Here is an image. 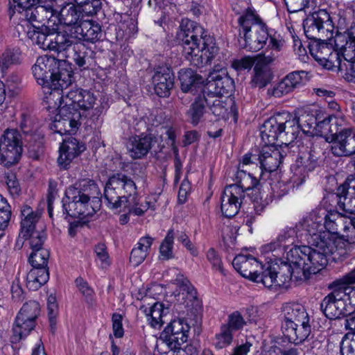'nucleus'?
<instances>
[{
	"mask_svg": "<svg viewBox=\"0 0 355 355\" xmlns=\"http://www.w3.org/2000/svg\"><path fill=\"white\" fill-rule=\"evenodd\" d=\"M324 238L323 241L311 243L313 247L295 245L287 252L286 259L293 268L295 281L306 280L311 275L322 270L327 265L329 256L336 262L345 259L342 241L339 240L337 245H335L330 237Z\"/></svg>",
	"mask_w": 355,
	"mask_h": 355,
	"instance_id": "obj_1",
	"label": "nucleus"
},
{
	"mask_svg": "<svg viewBox=\"0 0 355 355\" xmlns=\"http://www.w3.org/2000/svg\"><path fill=\"white\" fill-rule=\"evenodd\" d=\"M178 40L184 58L191 65L202 67L210 64L218 51L214 38L197 22L182 20Z\"/></svg>",
	"mask_w": 355,
	"mask_h": 355,
	"instance_id": "obj_2",
	"label": "nucleus"
},
{
	"mask_svg": "<svg viewBox=\"0 0 355 355\" xmlns=\"http://www.w3.org/2000/svg\"><path fill=\"white\" fill-rule=\"evenodd\" d=\"M134 179L122 173L110 175L105 185L103 197L107 206L117 209L124 206L129 213L136 216L143 215L149 208L150 202L140 203L137 199L136 181H145L144 173L140 176L134 175Z\"/></svg>",
	"mask_w": 355,
	"mask_h": 355,
	"instance_id": "obj_3",
	"label": "nucleus"
},
{
	"mask_svg": "<svg viewBox=\"0 0 355 355\" xmlns=\"http://www.w3.org/2000/svg\"><path fill=\"white\" fill-rule=\"evenodd\" d=\"M240 26L239 35H243L245 44L243 48L250 51H258L263 48L269 39L268 47L279 51L284 42L272 34V30H268L266 24L255 9L248 7L239 17Z\"/></svg>",
	"mask_w": 355,
	"mask_h": 355,
	"instance_id": "obj_4",
	"label": "nucleus"
},
{
	"mask_svg": "<svg viewBox=\"0 0 355 355\" xmlns=\"http://www.w3.org/2000/svg\"><path fill=\"white\" fill-rule=\"evenodd\" d=\"M100 193V189L94 180H79L65 191V197L62 199L63 214L72 218L93 215L96 209L92 204L99 202Z\"/></svg>",
	"mask_w": 355,
	"mask_h": 355,
	"instance_id": "obj_5",
	"label": "nucleus"
},
{
	"mask_svg": "<svg viewBox=\"0 0 355 355\" xmlns=\"http://www.w3.org/2000/svg\"><path fill=\"white\" fill-rule=\"evenodd\" d=\"M32 71L37 83L48 89L46 94L67 89L72 83L73 73L71 66L54 57H39Z\"/></svg>",
	"mask_w": 355,
	"mask_h": 355,
	"instance_id": "obj_6",
	"label": "nucleus"
},
{
	"mask_svg": "<svg viewBox=\"0 0 355 355\" xmlns=\"http://www.w3.org/2000/svg\"><path fill=\"white\" fill-rule=\"evenodd\" d=\"M299 121L288 112L278 113L266 120L261 129V137L266 145H275L277 141L287 145L300 133Z\"/></svg>",
	"mask_w": 355,
	"mask_h": 355,
	"instance_id": "obj_7",
	"label": "nucleus"
},
{
	"mask_svg": "<svg viewBox=\"0 0 355 355\" xmlns=\"http://www.w3.org/2000/svg\"><path fill=\"white\" fill-rule=\"evenodd\" d=\"M45 99L48 104H52V101H54V107L56 105H59V106L64 105L76 110H81L83 111H89L93 109L96 101V97L93 92L81 88H74L70 90L64 89L59 92H51L45 96Z\"/></svg>",
	"mask_w": 355,
	"mask_h": 355,
	"instance_id": "obj_8",
	"label": "nucleus"
},
{
	"mask_svg": "<svg viewBox=\"0 0 355 355\" xmlns=\"http://www.w3.org/2000/svg\"><path fill=\"white\" fill-rule=\"evenodd\" d=\"M294 278L293 268L291 263L279 260V263L271 262L262 266L254 277V281L261 283L268 288L284 287L292 279Z\"/></svg>",
	"mask_w": 355,
	"mask_h": 355,
	"instance_id": "obj_9",
	"label": "nucleus"
},
{
	"mask_svg": "<svg viewBox=\"0 0 355 355\" xmlns=\"http://www.w3.org/2000/svg\"><path fill=\"white\" fill-rule=\"evenodd\" d=\"M40 315V305L35 300L24 303L15 318L12 327L11 342L18 343L35 328L36 320Z\"/></svg>",
	"mask_w": 355,
	"mask_h": 355,
	"instance_id": "obj_10",
	"label": "nucleus"
},
{
	"mask_svg": "<svg viewBox=\"0 0 355 355\" xmlns=\"http://www.w3.org/2000/svg\"><path fill=\"white\" fill-rule=\"evenodd\" d=\"M49 256L47 249H40L31 253L28 261L33 268L26 276V285L30 290L37 291L48 282L49 273L47 264Z\"/></svg>",
	"mask_w": 355,
	"mask_h": 355,
	"instance_id": "obj_11",
	"label": "nucleus"
},
{
	"mask_svg": "<svg viewBox=\"0 0 355 355\" xmlns=\"http://www.w3.org/2000/svg\"><path fill=\"white\" fill-rule=\"evenodd\" d=\"M266 145L261 150H255L257 153H248L243 157L242 166L254 165L261 171L272 172L279 166L283 158L281 152L274 148Z\"/></svg>",
	"mask_w": 355,
	"mask_h": 355,
	"instance_id": "obj_12",
	"label": "nucleus"
},
{
	"mask_svg": "<svg viewBox=\"0 0 355 355\" xmlns=\"http://www.w3.org/2000/svg\"><path fill=\"white\" fill-rule=\"evenodd\" d=\"M64 42L63 50H60L64 57L71 58L76 65L83 69H89L94 65L95 53L90 48L78 40H75L73 35H67Z\"/></svg>",
	"mask_w": 355,
	"mask_h": 355,
	"instance_id": "obj_13",
	"label": "nucleus"
},
{
	"mask_svg": "<svg viewBox=\"0 0 355 355\" xmlns=\"http://www.w3.org/2000/svg\"><path fill=\"white\" fill-rule=\"evenodd\" d=\"M190 326L184 319L172 320L161 333L160 338L165 343L171 352L167 355H175V352H180L181 345L186 343L189 338Z\"/></svg>",
	"mask_w": 355,
	"mask_h": 355,
	"instance_id": "obj_14",
	"label": "nucleus"
},
{
	"mask_svg": "<svg viewBox=\"0 0 355 355\" xmlns=\"http://www.w3.org/2000/svg\"><path fill=\"white\" fill-rule=\"evenodd\" d=\"M49 106L58 109V114L52 124V128H55V131L60 135L75 133L81 124L82 114L80 111L64 105H56L54 107V101Z\"/></svg>",
	"mask_w": 355,
	"mask_h": 355,
	"instance_id": "obj_15",
	"label": "nucleus"
},
{
	"mask_svg": "<svg viewBox=\"0 0 355 355\" xmlns=\"http://www.w3.org/2000/svg\"><path fill=\"white\" fill-rule=\"evenodd\" d=\"M50 25L43 24L37 31H34L32 40L41 49L54 51L60 53L63 50L67 33L59 32L55 28H51Z\"/></svg>",
	"mask_w": 355,
	"mask_h": 355,
	"instance_id": "obj_16",
	"label": "nucleus"
},
{
	"mask_svg": "<svg viewBox=\"0 0 355 355\" xmlns=\"http://www.w3.org/2000/svg\"><path fill=\"white\" fill-rule=\"evenodd\" d=\"M207 80L202 94L208 98L229 95L234 87L233 79L223 70L210 73Z\"/></svg>",
	"mask_w": 355,
	"mask_h": 355,
	"instance_id": "obj_17",
	"label": "nucleus"
},
{
	"mask_svg": "<svg viewBox=\"0 0 355 355\" xmlns=\"http://www.w3.org/2000/svg\"><path fill=\"white\" fill-rule=\"evenodd\" d=\"M303 28L306 37L315 40L325 31H329L333 25L329 14L325 10L320 9L306 17L303 21Z\"/></svg>",
	"mask_w": 355,
	"mask_h": 355,
	"instance_id": "obj_18",
	"label": "nucleus"
},
{
	"mask_svg": "<svg viewBox=\"0 0 355 355\" xmlns=\"http://www.w3.org/2000/svg\"><path fill=\"white\" fill-rule=\"evenodd\" d=\"M331 292L322 301L320 309L324 315L330 320L338 319L348 314L346 304L338 288L337 282H334L329 286Z\"/></svg>",
	"mask_w": 355,
	"mask_h": 355,
	"instance_id": "obj_19",
	"label": "nucleus"
},
{
	"mask_svg": "<svg viewBox=\"0 0 355 355\" xmlns=\"http://www.w3.org/2000/svg\"><path fill=\"white\" fill-rule=\"evenodd\" d=\"M55 0H37L24 11V17L30 23L38 22L49 25L51 19L58 14Z\"/></svg>",
	"mask_w": 355,
	"mask_h": 355,
	"instance_id": "obj_20",
	"label": "nucleus"
},
{
	"mask_svg": "<svg viewBox=\"0 0 355 355\" xmlns=\"http://www.w3.org/2000/svg\"><path fill=\"white\" fill-rule=\"evenodd\" d=\"M1 144L4 151L1 154V162L7 167L19 162L22 154L21 135L16 130H6L3 135Z\"/></svg>",
	"mask_w": 355,
	"mask_h": 355,
	"instance_id": "obj_21",
	"label": "nucleus"
},
{
	"mask_svg": "<svg viewBox=\"0 0 355 355\" xmlns=\"http://www.w3.org/2000/svg\"><path fill=\"white\" fill-rule=\"evenodd\" d=\"M295 229L297 231L300 239L304 238L309 243L313 241L324 240L323 237L329 236L328 233H321L322 230V218L315 214L304 218L297 224Z\"/></svg>",
	"mask_w": 355,
	"mask_h": 355,
	"instance_id": "obj_22",
	"label": "nucleus"
},
{
	"mask_svg": "<svg viewBox=\"0 0 355 355\" xmlns=\"http://www.w3.org/2000/svg\"><path fill=\"white\" fill-rule=\"evenodd\" d=\"M245 195L235 185L225 187L220 197V211L224 217L231 218L239 211Z\"/></svg>",
	"mask_w": 355,
	"mask_h": 355,
	"instance_id": "obj_23",
	"label": "nucleus"
},
{
	"mask_svg": "<svg viewBox=\"0 0 355 355\" xmlns=\"http://www.w3.org/2000/svg\"><path fill=\"white\" fill-rule=\"evenodd\" d=\"M330 150L338 157H350L355 154V131L344 128L336 135L335 140L331 143Z\"/></svg>",
	"mask_w": 355,
	"mask_h": 355,
	"instance_id": "obj_24",
	"label": "nucleus"
},
{
	"mask_svg": "<svg viewBox=\"0 0 355 355\" xmlns=\"http://www.w3.org/2000/svg\"><path fill=\"white\" fill-rule=\"evenodd\" d=\"M298 239L300 238L297 231L295 227H286L281 231L275 240L263 246V250L265 252H274L275 257H279L282 254L283 257L286 259L287 249L292 246Z\"/></svg>",
	"mask_w": 355,
	"mask_h": 355,
	"instance_id": "obj_25",
	"label": "nucleus"
},
{
	"mask_svg": "<svg viewBox=\"0 0 355 355\" xmlns=\"http://www.w3.org/2000/svg\"><path fill=\"white\" fill-rule=\"evenodd\" d=\"M318 157L317 153L312 147L307 152H304L300 155L295 164L291 167L293 173L294 181H299V184H302L308 173L313 171L318 166Z\"/></svg>",
	"mask_w": 355,
	"mask_h": 355,
	"instance_id": "obj_26",
	"label": "nucleus"
},
{
	"mask_svg": "<svg viewBox=\"0 0 355 355\" xmlns=\"http://www.w3.org/2000/svg\"><path fill=\"white\" fill-rule=\"evenodd\" d=\"M85 150V145L77 139L73 137L64 139L60 148V155L58 158V165L63 168H67L71 161Z\"/></svg>",
	"mask_w": 355,
	"mask_h": 355,
	"instance_id": "obj_27",
	"label": "nucleus"
},
{
	"mask_svg": "<svg viewBox=\"0 0 355 355\" xmlns=\"http://www.w3.org/2000/svg\"><path fill=\"white\" fill-rule=\"evenodd\" d=\"M337 205L346 214H355V179L346 182L337 189Z\"/></svg>",
	"mask_w": 355,
	"mask_h": 355,
	"instance_id": "obj_28",
	"label": "nucleus"
},
{
	"mask_svg": "<svg viewBox=\"0 0 355 355\" xmlns=\"http://www.w3.org/2000/svg\"><path fill=\"white\" fill-rule=\"evenodd\" d=\"M174 74L168 67H159L153 76L155 94L159 97H168L174 86Z\"/></svg>",
	"mask_w": 355,
	"mask_h": 355,
	"instance_id": "obj_29",
	"label": "nucleus"
},
{
	"mask_svg": "<svg viewBox=\"0 0 355 355\" xmlns=\"http://www.w3.org/2000/svg\"><path fill=\"white\" fill-rule=\"evenodd\" d=\"M69 35H73L75 40L80 42L95 43L101 40L103 33L99 24L92 20H85L76 26V31H70Z\"/></svg>",
	"mask_w": 355,
	"mask_h": 355,
	"instance_id": "obj_30",
	"label": "nucleus"
},
{
	"mask_svg": "<svg viewBox=\"0 0 355 355\" xmlns=\"http://www.w3.org/2000/svg\"><path fill=\"white\" fill-rule=\"evenodd\" d=\"M155 141L156 138L152 134H141L130 137L127 144L130 156L135 159L144 157Z\"/></svg>",
	"mask_w": 355,
	"mask_h": 355,
	"instance_id": "obj_31",
	"label": "nucleus"
},
{
	"mask_svg": "<svg viewBox=\"0 0 355 355\" xmlns=\"http://www.w3.org/2000/svg\"><path fill=\"white\" fill-rule=\"evenodd\" d=\"M181 89L184 93L193 95L202 94L205 78L191 69H182L178 73Z\"/></svg>",
	"mask_w": 355,
	"mask_h": 355,
	"instance_id": "obj_32",
	"label": "nucleus"
},
{
	"mask_svg": "<svg viewBox=\"0 0 355 355\" xmlns=\"http://www.w3.org/2000/svg\"><path fill=\"white\" fill-rule=\"evenodd\" d=\"M232 266L243 277L254 281L263 265L250 254H239L234 257Z\"/></svg>",
	"mask_w": 355,
	"mask_h": 355,
	"instance_id": "obj_33",
	"label": "nucleus"
},
{
	"mask_svg": "<svg viewBox=\"0 0 355 355\" xmlns=\"http://www.w3.org/2000/svg\"><path fill=\"white\" fill-rule=\"evenodd\" d=\"M283 320L282 329L287 326H293L295 323L306 322L309 320V317L304 307L298 303H287L282 309Z\"/></svg>",
	"mask_w": 355,
	"mask_h": 355,
	"instance_id": "obj_34",
	"label": "nucleus"
},
{
	"mask_svg": "<svg viewBox=\"0 0 355 355\" xmlns=\"http://www.w3.org/2000/svg\"><path fill=\"white\" fill-rule=\"evenodd\" d=\"M58 13L60 22L67 26H71L72 32L76 31V26L85 21L76 3H65L62 6Z\"/></svg>",
	"mask_w": 355,
	"mask_h": 355,
	"instance_id": "obj_35",
	"label": "nucleus"
},
{
	"mask_svg": "<svg viewBox=\"0 0 355 355\" xmlns=\"http://www.w3.org/2000/svg\"><path fill=\"white\" fill-rule=\"evenodd\" d=\"M140 311L147 317L148 324L154 329H159L165 322L164 318L169 313L168 308H165L161 302H155L150 307L141 306Z\"/></svg>",
	"mask_w": 355,
	"mask_h": 355,
	"instance_id": "obj_36",
	"label": "nucleus"
},
{
	"mask_svg": "<svg viewBox=\"0 0 355 355\" xmlns=\"http://www.w3.org/2000/svg\"><path fill=\"white\" fill-rule=\"evenodd\" d=\"M306 322L295 323L293 326H287L282 329L284 336L288 338L290 343H293L295 345L303 343L310 335L311 329L309 324V320H306Z\"/></svg>",
	"mask_w": 355,
	"mask_h": 355,
	"instance_id": "obj_37",
	"label": "nucleus"
},
{
	"mask_svg": "<svg viewBox=\"0 0 355 355\" xmlns=\"http://www.w3.org/2000/svg\"><path fill=\"white\" fill-rule=\"evenodd\" d=\"M209 98L202 94H198L187 112L188 120L193 125H197L203 119L208 110Z\"/></svg>",
	"mask_w": 355,
	"mask_h": 355,
	"instance_id": "obj_38",
	"label": "nucleus"
},
{
	"mask_svg": "<svg viewBox=\"0 0 355 355\" xmlns=\"http://www.w3.org/2000/svg\"><path fill=\"white\" fill-rule=\"evenodd\" d=\"M242 165H239L238 171L236 174L235 184L232 185L237 186L243 191V193L245 194L246 191L250 190H259V181L252 175L250 173H246Z\"/></svg>",
	"mask_w": 355,
	"mask_h": 355,
	"instance_id": "obj_39",
	"label": "nucleus"
},
{
	"mask_svg": "<svg viewBox=\"0 0 355 355\" xmlns=\"http://www.w3.org/2000/svg\"><path fill=\"white\" fill-rule=\"evenodd\" d=\"M153 240L150 236H143L139 239L137 247L132 250L130 261L135 266H139L145 260Z\"/></svg>",
	"mask_w": 355,
	"mask_h": 355,
	"instance_id": "obj_40",
	"label": "nucleus"
},
{
	"mask_svg": "<svg viewBox=\"0 0 355 355\" xmlns=\"http://www.w3.org/2000/svg\"><path fill=\"white\" fill-rule=\"evenodd\" d=\"M309 52L314 59L324 67H327V57L331 52V46L321 39L313 40L309 44Z\"/></svg>",
	"mask_w": 355,
	"mask_h": 355,
	"instance_id": "obj_41",
	"label": "nucleus"
},
{
	"mask_svg": "<svg viewBox=\"0 0 355 355\" xmlns=\"http://www.w3.org/2000/svg\"><path fill=\"white\" fill-rule=\"evenodd\" d=\"M21 215L24 218L21 222L20 234L25 239L35 233V224L39 220V216L32 209L26 205L21 210Z\"/></svg>",
	"mask_w": 355,
	"mask_h": 355,
	"instance_id": "obj_42",
	"label": "nucleus"
},
{
	"mask_svg": "<svg viewBox=\"0 0 355 355\" xmlns=\"http://www.w3.org/2000/svg\"><path fill=\"white\" fill-rule=\"evenodd\" d=\"M253 72L254 75L250 82L253 87L263 88L271 82L273 78L271 69L268 66L262 67L259 64H255Z\"/></svg>",
	"mask_w": 355,
	"mask_h": 355,
	"instance_id": "obj_43",
	"label": "nucleus"
},
{
	"mask_svg": "<svg viewBox=\"0 0 355 355\" xmlns=\"http://www.w3.org/2000/svg\"><path fill=\"white\" fill-rule=\"evenodd\" d=\"M21 52L19 48L8 46L1 54V72L12 65L20 63Z\"/></svg>",
	"mask_w": 355,
	"mask_h": 355,
	"instance_id": "obj_44",
	"label": "nucleus"
},
{
	"mask_svg": "<svg viewBox=\"0 0 355 355\" xmlns=\"http://www.w3.org/2000/svg\"><path fill=\"white\" fill-rule=\"evenodd\" d=\"M234 334V332L222 324L219 331L214 336L215 347L221 349L230 346L233 342Z\"/></svg>",
	"mask_w": 355,
	"mask_h": 355,
	"instance_id": "obj_45",
	"label": "nucleus"
},
{
	"mask_svg": "<svg viewBox=\"0 0 355 355\" xmlns=\"http://www.w3.org/2000/svg\"><path fill=\"white\" fill-rule=\"evenodd\" d=\"M344 232L345 233V235L340 236L338 238H331V240L334 241V243L336 244L335 245H337V243H338V241L340 240L342 243H343V249L345 251V259H346L348 255L349 252L351 250L352 245L355 243V227H352V225H345L344 227Z\"/></svg>",
	"mask_w": 355,
	"mask_h": 355,
	"instance_id": "obj_46",
	"label": "nucleus"
},
{
	"mask_svg": "<svg viewBox=\"0 0 355 355\" xmlns=\"http://www.w3.org/2000/svg\"><path fill=\"white\" fill-rule=\"evenodd\" d=\"M208 110L219 119H226L229 116L227 103L221 101V98H209Z\"/></svg>",
	"mask_w": 355,
	"mask_h": 355,
	"instance_id": "obj_47",
	"label": "nucleus"
},
{
	"mask_svg": "<svg viewBox=\"0 0 355 355\" xmlns=\"http://www.w3.org/2000/svg\"><path fill=\"white\" fill-rule=\"evenodd\" d=\"M292 92L291 82L286 75L273 87L268 89L267 95L269 97L281 98Z\"/></svg>",
	"mask_w": 355,
	"mask_h": 355,
	"instance_id": "obj_48",
	"label": "nucleus"
},
{
	"mask_svg": "<svg viewBox=\"0 0 355 355\" xmlns=\"http://www.w3.org/2000/svg\"><path fill=\"white\" fill-rule=\"evenodd\" d=\"M75 2L83 17L96 15L101 8V0H75Z\"/></svg>",
	"mask_w": 355,
	"mask_h": 355,
	"instance_id": "obj_49",
	"label": "nucleus"
},
{
	"mask_svg": "<svg viewBox=\"0 0 355 355\" xmlns=\"http://www.w3.org/2000/svg\"><path fill=\"white\" fill-rule=\"evenodd\" d=\"M343 57L344 66L346 70L349 69L350 76L349 80L355 83V48L349 46H343Z\"/></svg>",
	"mask_w": 355,
	"mask_h": 355,
	"instance_id": "obj_50",
	"label": "nucleus"
},
{
	"mask_svg": "<svg viewBox=\"0 0 355 355\" xmlns=\"http://www.w3.org/2000/svg\"><path fill=\"white\" fill-rule=\"evenodd\" d=\"M338 212H329L322 218V228L324 227L326 231L322 233H328L331 238H338V225L336 222L338 218Z\"/></svg>",
	"mask_w": 355,
	"mask_h": 355,
	"instance_id": "obj_51",
	"label": "nucleus"
},
{
	"mask_svg": "<svg viewBox=\"0 0 355 355\" xmlns=\"http://www.w3.org/2000/svg\"><path fill=\"white\" fill-rule=\"evenodd\" d=\"M174 233L173 230H168L165 239L162 242L159 247V253L161 259L163 260H168L173 258V247Z\"/></svg>",
	"mask_w": 355,
	"mask_h": 355,
	"instance_id": "obj_52",
	"label": "nucleus"
},
{
	"mask_svg": "<svg viewBox=\"0 0 355 355\" xmlns=\"http://www.w3.org/2000/svg\"><path fill=\"white\" fill-rule=\"evenodd\" d=\"M223 324L226 326V327L235 334L236 331H239L243 329L244 326L246 324V322L241 313L239 311H236L228 315L227 321Z\"/></svg>",
	"mask_w": 355,
	"mask_h": 355,
	"instance_id": "obj_53",
	"label": "nucleus"
},
{
	"mask_svg": "<svg viewBox=\"0 0 355 355\" xmlns=\"http://www.w3.org/2000/svg\"><path fill=\"white\" fill-rule=\"evenodd\" d=\"M308 73L305 71H295L287 74L293 92L304 85L308 80Z\"/></svg>",
	"mask_w": 355,
	"mask_h": 355,
	"instance_id": "obj_54",
	"label": "nucleus"
},
{
	"mask_svg": "<svg viewBox=\"0 0 355 355\" xmlns=\"http://www.w3.org/2000/svg\"><path fill=\"white\" fill-rule=\"evenodd\" d=\"M20 78L17 75L12 74L3 84V94L8 98L15 96L18 93V85Z\"/></svg>",
	"mask_w": 355,
	"mask_h": 355,
	"instance_id": "obj_55",
	"label": "nucleus"
},
{
	"mask_svg": "<svg viewBox=\"0 0 355 355\" xmlns=\"http://www.w3.org/2000/svg\"><path fill=\"white\" fill-rule=\"evenodd\" d=\"M29 239L30 247L32 252L45 249L43 245L46 239V234L44 231L41 230L32 234L26 239Z\"/></svg>",
	"mask_w": 355,
	"mask_h": 355,
	"instance_id": "obj_56",
	"label": "nucleus"
},
{
	"mask_svg": "<svg viewBox=\"0 0 355 355\" xmlns=\"http://www.w3.org/2000/svg\"><path fill=\"white\" fill-rule=\"evenodd\" d=\"M299 121L300 130L308 134L311 132V130H314L317 119L313 114H304L300 118H297Z\"/></svg>",
	"mask_w": 355,
	"mask_h": 355,
	"instance_id": "obj_57",
	"label": "nucleus"
},
{
	"mask_svg": "<svg viewBox=\"0 0 355 355\" xmlns=\"http://www.w3.org/2000/svg\"><path fill=\"white\" fill-rule=\"evenodd\" d=\"M336 282L339 291L343 295L342 297L345 303L348 300L349 304L355 309V286L352 287L345 285V284L341 282Z\"/></svg>",
	"mask_w": 355,
	"mask_h": 355,
	"instance_id": "obj_58",
	"label": "nucleus"
},
{
	"mask_svg": "<svg viewBox=\"0 0 355 355\" xmlns=\"http://www.w3.org/2000/svg\"><path fill=\"white\" fill-rule=\"evenodd\" d=\"M343 46H341V53L338 52L337 51H334L331 48V52L329 53V55L327 57V67L326 68H330L333 66H337L340 70L343 69Z\"/></svg>",
	"mask_w": 355,
	"mask_h": 355,
	"instance_id": "obj_59",
	"label": "nucleus"
},
{
	"mask_svg": "<svg viewBox=\"0 0 355 355\" xmlns=\"http://www.w3.org/2000/svg\"><path fill=\"white\" fill-rule=\"evenodd\" d=\"M207 259L211 264L213 269L218 270L221 274L225 275L221 258L214 248L208 250Z\"/></svg>",
	"mask_w": 355,
	"mask_h": 355,
	"instance_id": "obj_60",
	"label": "nucleus"
},
{
	"mask_svg": "<svg viewBox=\"0 0 355 355\" xmlns=\"http://www.w3.org/2000/svg\"><path fill=\"white\" fill-rule=\"evenodd\" d=\"M340 355H355V336L352 339L343 338L340 343Z\"/></svg>",
	"mask_w": 355,
	"mask_h": 355,
	"instance_id": "obj_61",
	"label": "nucleus"
},
{
	"mask_svg": "<svg viewBox=\"0 0 355 355\" xmlns=\"http://www.w3.org/2000/svg\"><path fill=\"white\" fill-rule=\"evenodd\" d=\"M255 65V57H244L240 60H235L232 62V66L236 71L250 70L253 65Z\"/></svg>",
	"mask_w": 355,
	"mask_h": 355,
	"instance_id": "obj_62",
	"label": "nucleus"
},
{
	"mask_svg": "<svg viewBox=\"0 0 355 355\" xmlns=\"http://www.w3.org/2000/svg\"><path fill=\"white\" fill-rule=\"evenodd\" d=\"M1 220L3 221L1 223V230H5L8 225V223L11 219L12 211L10 205H8L6 198L1 196Z\"/></svg>",
	"mask_w": 355,
	"mask_h": 355,
	"instance_id": "obj_63",
	"label": "nucleus"
},
{
	"mask_svg": "<svg viewBox=\"0 0 355 355\" xmlns=\"http://www.w3.org/2000/svg\"><path fill=\"white\" fill-rule=\"evenodd\" d=\"M20 128L26 134L31 133L34 131L37 128V125L33 117L25 114H21Z\"/></svg>",
	"mask_w": 355,
	"mask_h": 355,
	"instance_id": "obj_64",
	"label": "nucleus"
}]
</instances>
